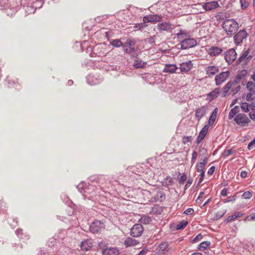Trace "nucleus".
Listing matches in <instances>:
<instances>
[{
	"label": "nucleus",
	"instance_id": "f257e3e1",
	"mask_svg": "<svg viewBox=\"0 0 255 255\" xmlns=\"http://www.w3.org/2000/svg\"><path fill=\"white\" fill-rule=\"evenodd\" d=\"M226 34L228 36L234 35L239 29V24L234 19L225 20L222 24Z\"/></svg>",
	"mask_w": 255,
	"mask_h": 255
},
{
	"label": "nucleus",
	"instance_id": "f03ea898",
	"mask_svg": "<svg viewBox=\"0 0 255 255\" xmlns=\"http://www.w3.org/2000/svg\"><path fill=\"white\" fill-rule=\"evenodd\" d=\"M86 51L90 52V55L92 57H102L106 54L104 43H99L94 47L90 45L87 47Z\"/></svg>",
	"mask_w": 255,
	"mask_h": 255
},
{
	"label": "nucleus",
	"instance_id": "7ed1b4c3",
	"mask_svg": "<svg viewBox=\"0 0 255 255\" xmlns=\"http://www.w3.org/2000/svg\"><path fill=\"white\" fill-rule=\"evenodd\" d=\"M200 151L201 152H204V153H203L201 155L203 157H202L200 160V162H198L196 164V171L198 172H204V168L206 166V163L208 161V157L207 156H204V155L207 154V150L206 148L203 147L201 149Z\"/></svg>",
	"mask_w": 255,
	"mask_h": 255
},
{
	"label": "nucleus",
	"instance_id": "20e7f679",
	"mask_svg": "<svg viewBox=\"0 0 255 255\" xmlns=\"http://www.w3.org/2000/svg\"><path fill=\"white\" fill-rule=\"evenodd\" d=\"M105 225L104 222L100 220H95L89 227L90 231L93 234H98L105 229Z\"/></svg>",
	"mask_w": 255,
	"mask_h": 255
},
{
	"label": "nucleus",
	"instance_id": "39448f33",
	"mask_svg": "<svg viewBox=\"0 0 255 255\" xmlns=\"http://www.w3.org/2000/svg\"><path fill=\"white\" fill-rule=\"evenodd\" d=\"M197 41L193 38H185L180 41V49L186 50L195 47L197 45Z\"/></svg>",
	"mask_w": 255,
	"mask_h": 255
},
{
	"label": "nucleus",
	"instance_id": "423d86ee",
	"mask_svg": "<svg viewBox=\"0 0 255 255\" xmlns=\"http://www.w3.org/2000/svg\"><path fill=\"white\" fill-rule=\"evenodd\" d=\"M234 121L239 125L245 127L248 125L250 120L245 114H239L234 118Z\"/></svg>",
	"mask_w": 255,
	"mask_h": 255
},
{
	"label": "nucleus",
	"instance_id": "0eeeda50",
	"mask_svg": "<svg viewBox=\"0 0 255 255\" xmlns=\"http://www.w3.org/2000/svg\"><path fill=\"white\" fill-rule=\"evenodd\" d=\"M19 6L16 0H12L9 2V5H7L4 8L6 10V13L8 15L12 16L19 9Z\"/></svg>",
	"mask_w": 255,
	"mask_h": 255
},
{
	"label": "nucleus",
	"instance_id": "6e6552de",
	"mask_svg": "<svg viewBox=\"0 0 255 255\" xmlns=\"http://www.w3.org/2000/svg\"><path fill=\"white\" fill-rule=\"evenodd\" d=\"M143 232V228L140 224H135L130 229V235L131 236L137 238L141 236Z\"/></svg>",
	"mask_w": 255,
	"mask_h": 255
},
{
	"label": "nucleus",
	"instance_id": "1a4fd4ad",
	"mask_svg": "<svg viewBox=\"0 0 255 255\" xmlns=\"http://www.w3.org/2000/svg\"><path fill=\"white\" fill-rule=\"evenodd\" d=\"M248 33L245 30H240L234 37V41L236 45L241 44L243 40L246 39Z\"/></svg>",
	"mask_w": 255,
	"mask_h": 255
},
{
	"label": "nucleus",
	"instance_id": "9d476101",
	"mask_svg": "<svg viewBox=\"0 0 255 255\" xmlns=\"http://www.w3.org/2000/svg\"><path fill=\"white\" fill-rule=\"evenodd\" d=\"M237 53L234 49H230L225 53V59L229 64H231L237 58Z\"/></svg>",
	"mask_w": 255,
	"mask_h": 255
},
{
	"label": "nucleus",
	"instance_id": "9b49d317",
	"mask_svg": "<svg viewBox=\"0 0 255 255\" xmlns=\"http://www.w3.org/2000/svg\"><path fill=\"white\" fill-rule=\"evenodd\" d=\"M230 75V72L228 71L222 72L217 75L215 81L217 86H220L224 82Z\"/></svg>",
	"mask_w": 255,
	"mask_h": 255
},
{
	"label": "nucleus",
	"instance_id": "f8f14e48",
	"mask_svg": "<svg viewBox=\"0 0 255 255\" xmlns=\"http://www.w3.org/2000/svg\"><path fill=\"white\" fill-rule=\"evenodd\" d=\"M142 20L144 23L160 22L162 20V17L161 15L158 14H150L144 16Z\"/></svg>",
	"mask_w": 255,
	"mask_h": 255
},
{
	"label": "nucleus",
	"instance_id": "ddd939ff",
	"mask_svg": "<svg viewBox=\"0 0 255 255\" xmlns=\"http://www.w3.org/2000/svg\"><path fill=\"white\" fill-rule=\"evenodd\" d=\"M250 52V49H248L247 50L243 51L242 54L237 60L236 63L239 64L244 60H245L246 63H248L253 58L252 55H249Z\"/></svg>",
	"mask_w": 255,
	"mask_h": 255
},
{
	"label": "nucleus",
	"instance_id": "4468645a",
	"mask_svg": "<svg viewBox=\"0 0 255 255\" xmlns=\"http://www.w3.org/2000/svg\"><path fill=\"white\" fill-rule=\"evenodd\" d=\"M250 52V49H248L247 50L243 51L242 54L237 60L236 63L239 64L244 60H245L246 63H248L253 58L252 55H249Z\"/></svg>",
	"mask_w": 255,
	"mask_h": 255
},
{
	"label": "nucleus",
	"instance_id": "2eb2a0df",
	"mask_svg": "<svg viewBox=\"0 0 255 255\" xmlns=\"http://www.w3.org/2000/svg\"><path fill=\"white\" fill-rule=\"evenodd\" d=\"M207 109L208 107L206 106H201V107L197 108L195 111V119L198 121H199L206 115Z\"/></svg>",
	"mask_w": 255,
	"mask_h": 255
},
{
	"label": "nucleus",
	"instance_id": "dca6fc26",
	"mask_svg": "<svg viewBox=\"0 0 255 255\" xmlns=\"http://www.w3.org/2000/svg\"><path fill=\"white\" fill-rule=\"evenodd\" d=\"M78 190L81 193H90L91 192L89 191L90 188H94V185L92 184H87L84 182H81L77 186Z\"/></svg>",
	"mask_w": 255,
	"mask_h": 255
},
{
	"label": "nucleus",
	"instance_id": "f3484780",
	"mask_svg": "<svg viewBox=\"0 0 255 255\" xmlns=\"http://www.w3.org/2000/svg\"><path fill=\"white\" fill-rule=\"evenodd\" d=\"M209 126L205 125L200 130L196 139V143L199 144L205 138L209 130Z\"/></svg>",
	"mask_w": 255,
	"mask_h": 255
},
{
	"label": "nucleus",
	"instance_id": "a211bd4d",
	"mask_svg": "<svg viewBox=\"0 0 255 255\" xmlns=\"http://www.w3.org/2000/svg\"><path fill=\"white\" fill-rule=\"evenodd\" d=\"M166 198V195L162 191H158L156 195L150 198V201L152 202H156L158 201L162 202L164 201Z\"/></svg>",
	"mask_w": 255,
	"mask_h": 255
},
{
	"label": "nucleus",
	"instance_id": "6ab92c4d",
	"mask_svg": "<svg viewBox=\"0 0 255 255\" xmlns=\"http://www.w3.org/2000/svg\"><path fill=\"white\" fill-rule=\"evenodd\" d=\"M103 255H118L119 250L117 247H108L102 251Z\"/></svg>",
	"mask_w": 255,
	"mask_h": 255
},
{
	"label": "nucleus",
	"instance_id": "aec40b11",
	"mask_svg": "<svg viewBox=\"0 0 255 255\" xmlns=\"http://www.w3.org/2000/svg\"><path fill=\"white\" fill-rule=\"evenodd\" d=\"M219 6L217 1H211L207 2L203 4V7L205 10H212Z\"/></svg>",
	"mask_w": 255,
	"mask_h": 255
},
{
	"label": "nucleus",
	"instance_id": "412c9836",
	"mask_svg": "<svg viewBox=\"0 0 255 255\" xmlns=\"http://www.w3.org/2000/svg\"><path fill=\"white\" fill-rule=\"evenodd\" d=\"M220 92V88H215L207 95V100L211 102L215 100L218 96Z\"/></svg>",
	"mask_w": 255,
	"mask_h": 255
},
{
	"label": "nucleus",
	"instance_id": "4be33fe9",
	"mask_svg": "<svg viewBox=\"0 0 255 255\" xmlns=\"http://www.w3.org/2000/svg\"><path fill=\"white\" fill-rule=\"evenodd\" d=\"M247 73L248 71L246 69H243L241 71H239L235 79L233 80L234 82V83L236 84V85L239 83L241 80L246 76Z\"/></svg>",
	"mask_w": 255,
	"mask_h": 255
},
{
	"label": "nucleus",
	"instance_id": "5701e85b",
	"mask_svg": "<svg viewBox=\"0 0 255 255\" xmlns=\"http://www.w3.org/2000/svg\"><path fill=\"white\" fill-rule=\"evenodd\" d=\"M81 249L83 251H89L93 247V244L91 240L87 239L81 243Z\"/></svg>",
	"mask_w": 255,
	"mask_h": 255
},
{
	"label": "nucleus",
	"instance_id": "b1692460",
	"mask_svg": "<svg viewBox=\"0 0 255 255\" xmlns=\"http://www.w3.org/2000/svg\"><path fill=\"white\" fill-rule=\"evenodd\" d=\"M222 51V49L219 47L212 46L208 50V54L211 56H216L221 53Z\"/></svg>",
	"mask_w": 255,
	"mask_h": 255
},
{
	"label": "nucleus",
	"instance_id": "393cba45",
	"mask_svg": "<svg viewBox=\"0 0 255 255\" xmlns=\"http://www.w3.org/2000/svg\"><path fill=\"white\" fill-rule=\"evenodd\" d=\"M193 64L191 61L183 62L180 64V69L181 72H188L191 69Z\"/></svg>",
	"mask_w": 255,
	"mask_h": 255
},
{
	"label": "nucleus",
	"instance_id": "a878e982",
	"mask_svg": "<svg viewBox=\"0 0 255 255\" xmlns=\"http://www.w3.org/2000/svg\"><path fill=\"white\" fill-rule=\"evenodd\" d=\"M206 74L208 76L214 75L219 72V68L217 66H209L206 67L205 69Z\"/></svg>",
	"mask_w": 255,
	"mask_h": 255
},
{
	"label": "nucleus",
	"instance_id": "bb28decb",
	"mask_svg": "<svg viewBox=\"0 0 255 255\" xmlns=\"http://www.w3.org/2000/svg\"><path fill=\"white\" fill-rule=\"evenodd\" d=\"M237 85L236 84L234 83V82L233 80H231L229 81L223 87V93L222 95V97H225L229 90L231 89L232 86Z\"/></svg>",
	"mask_w": 255,
	"mask_h": 255
},
{
	"label": "nucleus",
	"instance_id": "cd10ccee",
	"mask_svg": "<svg viewBox=\"0 0 255 255\" xmlns=\"http://www.w3.org/2000/svg\"><path fill=\"white\" fill-rule=\"evenodd\" d=\"M139 244V242L131 238L128 237L124 241V245L126 247H129L132 246H135Z\"/></svg>",
	"mask_w": 255,
	"mask_h": 255
},
{
	"label": "nucleus",
	"instance_id": "c85d7f7f",
	"mask_svg": "<svg viewBox=\"0 0 255 255\" xmlns=\"http://www.w3.org/2000/svg\"><path fill=\"white\" fill-rule=\"evenodd\" d=\"M255 241L250 240L243 244V248L244 250L249 252H251L255 248Z\"/></svg>",
	"mask_w": 255,
	"mask_h": 255
},
{
	"label": "nucleus",
	"instance_id": "c756f323",
	"mask_svg": "<svg viewBox=\"0 0 255 255\" xmlns=\"http://www.w3.org/2000/svg\"><path fill=\"white\" fill-rule=\"evenodd\" d=\"M163 212V208L161 206L158 205H155L152 207L149 211V214L151 215H160Z\"/></svg>",
	"mask_w": 255,
	"mask_h": 255
},
{
	"label": "nucleus",
	"instance_id": "7c9ffc66",
	"mask_svg": "<svg viewBox=\"0 0 255 255\" xmlns=\"http://www.w3.org/2000/svg\"><path fill=\"white\" fill-rule=\"evenodd\" d=\"M158 28L160 30L168 31L172 29V25L169 22H161L158 24Z\"/></svg>",
	"mask_w": 255,
	"mask_h": 255
},
{
	"label": "nucleus",
	"instance_id": "2f4dec72",
	"mask_svg": "<svg viewBox=\"0 0 255 255\" xmlns=\"http://www.w3.org/2000/svg\"><path fill=\"white\" fill-rule=\"evenodd\" d=\"M61 198L63 202L69 207L74 208L75 205L73 203V202L69 199V198L67 196V195L65 194H62L61 195Z\"/></svg>",
	"mask_w": 255,
	"mask_h": 255
},
{
	"label": "nucleus",
	"instance_id": "473e14b6",
	"mask_svg": "<svg viewBox=\"0 0 255 255\" xmlns=\"http://www.w3.org/2000/svg\"><path fill=\"white\" fill-rule=\"evenodd\" d=\"M177 69L178 67L174 64H166L163 71L169 73H174Z\"/></svg>",
	"mask_w": 255,
	"mask_h": 255
},
{
	"label": "nucleus",
	"instance_id": "72a5a7b5",
	"mask_svg": "<svg viewBox=\"0 0 255 255\" xmlns=\"http://www.w3.org/2000/svg\"><path fill=\"white\" fill-rule=\"evenodd\" d=\"M217 113L218 108H216L210 116L208 125V126H209V127L212 126L214 124L217 118Z\"/></svg>",
	"mask_w": 255,
	"mask_h": 255
},
{
	"label": "nucleus",
	"instance_id": "f704fd0d",
	"mask_svg": "<svg viewBox=\"0 0 255 255\" xmlns=\"http://www.w3.org/2000/svg\"><path fill=\"white\" fill-rule=\"evenodd\" d=\"M146 64V62L143 61L142 60L138 59L134 60L133 66L135 68L138 69L145 67Z\"/></svg>",
	"mask_w": 255,
	"mask_h": 255
},
{
	"label": "nucleus",
	"instance_id": "c9c22d12",
	"mask_svg": "<svg viewBox=\"0 0 255 255\" xmlns=\"http://www.w3.org/2000/svg\"><path fill=\"white\" fill-rule=\"evenodd\" d=\"M173 183V179L170 176H167L164 178L161 182V184L164 187H168V186L172 185Z\"/></svg>",
	"mask_w": 255,
	"mask_h": 255
},
{
	"label": "nucleus",
	"instance_id": "e433bc0d",
	"mask_svg": "<svg viewBox=\"0 0 255 255\" xmlns=\"http://www.w3.org/2000/svg\"><path fill=\"white\" fill-rule=\"evenodd\" d=\"M86 80L88 84L93 86L99 83L97 79L92 75H88L86 77Z\"/></svg>",
	"mask_w": 255,
	"mask_h": 255
},
{
	"label": "nucleus",
	"instance_id": "4c0bfd02",
	"mask_svg": "<svg viewBox=\"0 0 255 255\" xmlns=\"http://www.w3.org/2000/svg\"><path fill=\"white\" fill-rule=\"evenodd\" d=\"M239 112V107L238 106H235L233 108H232L230 110L229 115H228V118L229 119H232Z\"/></svg>",
	"mask_w": 255,
	"mask_h": 255
},
{
	"label": "nucleus",
	"instance_id": "58836bf2",
	"mask_svg": "<svg viewBox=\"0 0 255 255\" xmlns=\"http://www.w3.org/2000/svg\"><path fill=\"white\" fill-rule=\"evenodd\" d=\"M138 41L137 38H129L127 39L126 44L128 45V46H135Z\"/></svg>",
	"mask_w": 255,
	"mask_h": 255
},
{
	"label": "nucleus",
	"instance_id": "ea45409f",
	"mask_svg": "<svg viewBox=\"0 0 255 255\" xmlns=\"http://www.w3.org/2000/svg\"><path fill=\"white\" fill-rule=\"evenodd\" d=\"M247 88L250 91V92L255 95V84L253 82L249 81L247 83Z\"/></svg>",
	"mask_w": 255,
	"mask_h": 255
},
{
	"label": "nucleus",
	"instance_id": "a19ab883",
	"mask_svg": "<svg viewBox=\"0 0 255 255\" xmlns=\"http://www.w3.org/2000/svg\"><path fill=\"white\" fill-rule=\"evenodd\" d=\"M110 45L115 47L119 48L123 46V42L120 39H117L111 41Z\"/></svg>",
	"mask_w": 255,
	"mask_h": 255
},
{
	"label": "nucleus",
	"instance_id": "79ce46f5",
	"mask_svg": "<svg viewBox=\"0 0 255 255\" xmlns=\"http://www.w3.org/2000/svg\"><path fill=\"white\" fill-rule=\"evenodd\" d=\"M188 222L187 221L185 220H182L180 221L176 227V229L177 230H182L183 229L186 227V226L187 225Z\"/></svg>",
	"mask_w": 255,
	"mask_h": 255
},
{
	"label": "nucleus",
	"instance_id": "37998d69",
	"mask_svg": "<svg viewBox=\"0 0 255 255\" xmlns=\"http://www.w3.org/2000/svg\"><path fill=\"white\" fill-rule=\"evenodd\" d=\"M15 234L17 236L18 238L24 239H28L29 238V236L27 235L24 234V237H23V234L22 232V230L21 229H18L15 231Z\"/></svg>",
	"mask_w": 255,
	"mask_h": 255
},
{
	"label": "nucleus",
	"instance_id": "c03bdc74",
	"mask_svg": "<svg viewBox=\"0 0 255 255\" xmlns=\"http://www.w3.org/2000/svg\"><path fill=\"white\" fill-rule=\"evenodd\" d=\"M139 221H140L141 223L146 225L151 222L152 221V219L151 217L148 216L144 215L141 217Z\"/></svg>",
	"mask_w": 255,
	"mask_h": 255
},
{
	"label": "nucleus",
	"instance_id": "a18cd8bd",
	"mask_svg": "<svg viewBox=\"0 0 255 255\" xmlns=\"http://www.w3.org/2000/svg\"><path fill=\"white\" fill-rule=\"evenodd\" d=\"M210 245V242L208 241H204L200 243L198 247V249L200 251H203Z\"/></svg>",
	"mask_w": 255,
	"mask_h": 255
},
{
	"label": "nucleus",
	"instance_id": "49530a36",
	"mask_svg": "<svg viewBox=\"0 0 255 255\" xmlns=\"http://www.w3.org/2000/svg\"><path fill=\"white\" fill-rule=\"evenodd\" d=\"M236 151L235 150H233L232 148L225 150L222 153V155L223 157H226L229 156L230 155L235 153Z\"/></svg>",
	"mask_w": 255,
	"mask_h": 255
},
{
	"label": "nucleus",
	"instance_id": "de8ad7c7",
	"mask_svg": "<svg viewBox=\"0 0 255 255\" xmlns=\"http://www.w3.org/2000/svg\"><path fill=\"white\" fill-rule=\"evenodd\" d=\"M98 245L99 249L102 250V251L109 247L108 243L103 240H102L101 242H99Z\"/></svg>",
	"mask_w": 255,
	"mask_h": 255
},
{
	"label": "nucleus",
	"instance_id": "09e8293b",
	"mask_svg": "<svg viewBox=\"0 0 255 255\" xmlns=\"http://www.w3.org/2000/svg\"><path fill=\"white\" fill-rule=\"evenodd\" d=\"M177 38L178 39H183L188 36V33L186 30H184L182 33H177L176 34Z\"/></svg>",
	"mask_w": 255,
	"mask_h": 255
},
{
	"label": "nucleus",
	"instance_id": "8fccbe9b",
	"mask_svg": "<svg viewBox=\"0 0 255 255\" xmlns=\"http://www.w3.org/2000/svg\"><path fill=\"white\" fill-rule=\"evenodd\" d=\"M241 108L243 112L248 113L249 111V104L246 102L242 103L241 104Z\"/></svg>",
	"mask_w": 255,
	"mask_h": 255
},
{
	"label": "nucleus",
	"instance_id": "3c124183",
	"mask_svg": "<svg viewBox=\"0 0 255 255\" xmlns=\"http://www.w3.org/2000/svg\"><path fill=\"white\" fill-rule=\"evenodd\" d=\"M192 139V137L191 136H183L182 139V142L184 144H186L188 142H191Z\"/></svg>",
	"mask_w": 255,
	"mask_h": 255
},
{
	"label": "nucleus",
	"instance_id": "603ef678",
	"mask_svg": "<svg viewBox=\"0 0 255 255\" xmlns=\"http://www.w3.org/2000/svg\"><path fill=\"white\" fill-rule=\"evenodd\" d=\"M226 213V210L218 212L215 215V216L214 217L215 219L219 220V219H221L225 215V214Z\"/></svg>",
	"mask_w": 255,
	"mask_h": 255
},
{
	"label": "nucleus",
	"instance_id": "864d4df0",
	"mask_svg": "<svg viewBox=\"0 0 255 255\" xmlns=\"http://www.w3.org/2000/svg\"><path fill=\"white\" fill-rule=\"evenodd\" d=\"M146 25L144 23H138L135 24L133 28L135 30H141L143 29L144 27H145Z\"/></svg>",
	"mask_w": 255,
	"mask_h": 255
},
{
	"label": "nucleus",
	"instance_id": "5fc2aeb1",
	"mask_svg": "<svg viewBox=\"0 0 255 255\" xmlns=\"http://www.w3.org/2000/svg\"><path fill=\"white\" fill-rule=\"evenodd\" d=\"M253 196V194L251 192L248 191L245 192L242 195V198L245 199H249L251 198Z\"/></svg>",
	"mask_w": 255,
	"mask_h": 255
},
{
	"label": "nucleus",
	"instance_id": "6e6d98bb",
	"mask_svg": "<svg viewBox=\"0 0 255 255\" xmlns=\"http://www.w3.org/2000/svg\"><path fill=\"white\" fill-rule=\"evenodd\" d=\"M198 156L197 152L195 150H194L192 154V158H191V164L193 165L196 161L197 157Z\"/></svg>",
	"mask_w": 255,
	"mask_h": 255
},
{
	"label": "nucleus",
	"instance_id": "4d7b16f0",
	"mask_svg": "<svg viewBox=\"0 0 255 255\" xmlns=\"http://www.w3.org/2000/svg\"><path fill=\"white\" fill-rule=\"evenodd\" d=\"M169 246V244L167 242H162L161 243L159 246V248L160 251L165 250Z\"/></svg>",
	"mask_w": 255,
	"mask_h": 255
},
{
	"label": "nucleus",
	"instance_id": "13d9d810",
	"mask_svg": "<svg viewBox=\"0 0 255 255\" xmlns=\"http://www.w3.org/2000/svg\"><path fill=\"white\" fill-rule=\"evenodd\" d=\"M187 179V176L185 173L181 176L179 179L178 182L180 184H183Z\"/></svg>",
	"mask_w": 255,
	"mask_h": 255
},
{
	"label": "nucleus",
	"instance_id": "bf43d9fd",
	"mask_svg": "<svg viewBox=\"0 0 255 255\" xmlns=\"http://www.w3.org/2000/svg\"><path fill=\"white\" fill-rule=\"evenodd\" d=\"M240 3L243 9H246L249 6V3L246 0H240Z\"/></svg>",
	"mask_w": 255,
	"mask_h": 255
},
{
	"label": "nucleus",
	"instance_id": "052dcab7",
	"mask_svg": "<svg viewBox=\"0 0 255 255\" xmlns=\"http://www.w3.org/2000/svg\"><path fill=\"white\" fill-rule=\"evenodd\" d=\"M194 211L193 208H189L184 211L183 214L187 215H191L194 213Z\"/></svg>",
	"mask_w": 255,
	"mask_h": 255
},
{
	"label": "nucleus",
	"instance_id": "680f3d73",
	"mask_svg": "<svg viewBox=\"0 0 255 255\" xmlns=\"http://www.w3.org/2000/svg\"><path fill=\"white\" fill-rule=\"evenodd\" d=\"M255 147V138L248 145V149L250 150Z\"/></svg>",
	"mask_w": 255,
	"mask_h": 255
},
{
	"label": "nucleus",
	"instance_id": "e2e57ef3",
	"mask_svg": "<svg viewBox=\"0 0 255 255\" xmlns=\"http://www.w3.org/2000/svg\"><path fill=\"white\" fill-rule=\"evenodd\" d=\"M236 197L235 196H231L228 197L227 199L224 200V203H228L231 201H234L236 200Z\"/></svg>",
	"mask_w": 255,
	"mask_h": 255
},
{
	"label": "nucleus",
	"instance_id": "0e129e2a",
	"mask_svg": "<svg viewBox=\"0 0 255 255\" xmlns=\"http://www.w3.org/2000/svg\"><path fill=\"white\" fill-rule=\"evenodd\" d=\"M192 182H193L192 178H188V179L187 180V181L185 185L184 190H187L190 186V185L192 183Z\"/></svg>",
	"mask_w": 255,
	"mask_h": 255
},
{
	"label": "nucleus",
	"instance_id": "69168bd1",
	"mask_svg": "<svg viewBox=\"0 0 255 255\" xmlns=\"http://www.w3.org/2000/svg\"><path fill=\"white\" fill-rule=\"evenodd\" d=\"M203 236L201 234H199L193 239L192 242L193 243L197 242L198 241L201 240Z\"/></svg>",
	"mask_w": 255,
	"mask_h": 255
},
{
	"label": "nucleus",
	"instance_id": "338daca9",
	"mask_svg": "<svg viewBox=\"0 0 255 255\" xmlns=\"http://www.w3.org/2000/svg\"><path fill=\"white\" fill-rule=\"evenodd\" d=\"M9 81H10V80L8 79V77H7V78H6V82L8 83L7 86H8V88H12L14 85H16V86H18V84H16L15 82H12L11 83Z\"/></svg>",
	"mask_w": 255,
	"mask_h": 255
},
{
	"label": "nucleus",
	"instance_id": "774afa93",
	"mask_svg": "<svg viewBox=\"0 0 255 255\" xmlns=\"http://www.w3.org/2000/svg\"><path fill=\"white\" fill-rule=\"evenodd\" d=\"M121 47L123 48V51L129 54V47L126 44V42L124 44L123 43V46Z\"/></svg>",
	"mask_w": 255,
	"mask_h": 255
}]
</instances>
